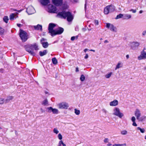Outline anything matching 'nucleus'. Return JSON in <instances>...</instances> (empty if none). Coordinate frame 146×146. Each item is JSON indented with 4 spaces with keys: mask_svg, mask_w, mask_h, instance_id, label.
<instances>
[{
    "mask_svg": "<svg viewBox=\"0 0 146 146\" xmlns=\"http://www.w3.org/2000/svg\"><path fill=\"white\" fill-rule=\"evenodd\" d=\"M104 42L105 43H108V40H106L104 41Z\"/></svg>",
    "mask_w": 146,
    "mask_h": 146,
    "instance_id": "nucleus-57",
    "label": "nucleus"
},
{
    "mask_svg": "<svg viewBox=\"0 0 146 146\" xmlns=\"http://www.w3.org/2000/svg\"><path fill=\"white\" fill-rule=\"evenodd\" d=\"M63 142L62 140H60L59 142V143H58V146H61V145L63 143Z\"/></svg>",
    "mask_w": 146,
    "mask_h": 146,
    "instance_id": "nucleus-43",
    "label": "nucleus"
},
{
    "mask_svg": "<svg viewBox=\"0 0 146 146\" xmlns=\"http://www.w3.org/2000/svg\"><path fill=\"white\" fill-rule=\"evenodd\" d=\"M112 74V72H110L108 74L105 75V77L107 78H109L111 76Z\"/></svg>",
    "mask_w": 146,
    "mask_h": 146,
    "instance_id": "nucleus-31",
    "label": "nucleus"
},
{
    "mask_svg": "<svg viewBox=\"0 0 146 146\" xmlns=\"http://www.w3.org/2000/svg\"><path fill=\"white\" fill-rule=\"evenodd\" d=\"M48 11L50 13H56L57 9L56 7L50 4L48 7Z\"/></svg>",
    "mask_w": 146,
    "mask_h": 146,
    "instance_id": "nucleus-6",
    "label": "nucleus"
},
{
    "mask_svg": "<svg viewBox=\"0 0 146 146\" xmlns=\"http://www.w3.org/2000/svg\"><path fill=\"white\" fill-rule=\"evenodd\" d=\"M4 32V30L3 28L0 27V34L1 35H3Z\"/></svg>",
    "mask_w": 146,
    "mask_h": 146,
    "instance_id": "nucleus-34",
    "label": "nucleus"
},
{
    "mask_svg": "<svg viewBox=\"0 0 146 146\" xmlns=\"http://www.w3.org/2000/svg\"><path fill=\"white\" fill-rule=\"evenodd\" d=\"M86 2L85 4V6H84V8L85 10L86 11Z\"/></svg>",
    "mask_w": 146,
    "mask_h": 146,
    "instance_id": "nucleus-52",
    "label": "nucleus"
},
{
    "mask_svg": "<svg viewBox=\"0 0 146 146\" xmlns=\"http://www.w3.org/2000/svg\"><path fill=\"white\" fill-rule=\"evenodd\" d=\"M34 28L36 30H40L42 31V27L41 25L38 24L37 25L34 26Z\"/></svg>",
    "mask_w": 146,
    "mask_h": 146,
    "instance_id": "nucleus-17",
    "label": "nucleus"
},
{
    "mask_svg": "<svg viewBox=\"0 0 146 146\" xmlns=\"http://www.w3.org/2000/svg\"><path fill=\"white\" fill-rule=\"evenodd\" d=\"M57 15L60 16L61 17L64 19H66L67 18V20L68 22L71 21L73 18L71 13L69 11L66 12L63 11L61 12L58 13Z\"/></svg>",
    "mask_w": 146,
    "mask_h": 146,
    "instance_id": "nucleus-2",
    "label": "nucleus"
},
{
    "mask_svg": "<svg viewBox=\"0 0 146 146\" xmlns=\"http://www.w3.org/2000/svg\"><path fill=\"white\" fill-rule=\"evenodd\" d=\"M41 44L43 47L45 48H47L48 45V43L47 42H42Z\"/></svg>",
    "mask_w": 146,
    "mask_h": 146,
    "instance_id": "nucleus-26",
    "label": "nucleus"
},
{
    "mask_svg": "<svg viewBox=\"0 0 146 146\" xmlns=\"http://www.w3.org/2000/svg\"><path fill=\"white\" fill-rule=\"evenodd\" d=\"M118 102L116 100H114L113 101L110 103V105L111 106H115L118 105Z\"/></svg>",
    "mask_w": 146,
    "mask_h": 146,
    "instance_id": "nucleus-16",
    "label": "nucleus"
},
{
    "mask_svg": "<svg viewBox=\"0 0 146 146\" xmlns=\"http://www.w3.org/2000/svg\"><path fill=\"white\" fill-rule=\"evenodd\" d=\"M53 132L54 133H56V134H57L59 132V131L57 130V129L56 128H54V129Z\"/></svg>",
    "mask_w": 146,
    "mask_h": 146,
    "instance_id": "nucleus-41",
    "label": "nucleus"
},
{
    "mask_svg": "<svg viewBox=\"0 0 146 146\" xmlns=\"http://www.w3.org/2000/svg\"><path fill=\"white\" fill-rule=\"evenodd\" d=\"M0 71L1 72H3V70L2 69H1L0 70Z\"/></svg>",
    "mask_w": 146,
    "mask_h": 146,
    "instance_id": "nucleus-59",
    "label": "nucleus"
},
{
    "mask_svg": "<svg viewBox=\"0 0 146 146\" xmlns=\"http://www.w3.org/2000/svg\"><path fill=\"white\" fill-rule=\"evenodd\" d=\"M140 43L137 42H133L131 44V48L135 50L138 47Z\"/></svg>",
    "mask_w": 146,
    "mask_h": 146,
    "instance_id": "nucleus-11",
    "label": "nucleus"
},
{
    "mask_svg": "<svg viewBox=\"0 0 146 146\" xmlns=\"http://www.w3.org/2000/svg\"><path fill=\"white\" fill-rule=\"evenodd\" d=\"M55 26V24L52 23H50L48 26V33L50 34V35L52 36L53 35L55 30L54 29V28Z\"/></svg>",
    "mask_w": 146,
    "mask_h": 146,
    "instance_id": "nucleus-5",
    "label": "nucleus"
},
{
    "mask_svg": "<svg viewBox=\"0 0 146 146\" xmlns=\"http://www.w3.org/2000/svg\"><path fill=\"white\" fill-rule=\"evenodd\" d=\"M145 48H144L143 50L141 51V55L138 57L139 60H140L146 58V52L145 51Z\"/></svg>",
    "mask_w": 146,
    "mask_h": 146,
    "instance_id": "nucleus-10",
    "label": "nucleus"
},
{
    "mask_svg": "<svg viewBox=\"0 0 146 146\" xmlns=\"http://www.w3.org/2000/svg\"><path fill=\"white\" fill-rule=\"evenodd\" d=\"M124 17H125V19H128L130 18L131 17V16L129 14H125V15Z\"/></svg>",
    "mask_w": 146,
    "mask_h": 146,
    "instance_id": "nucleus-36",
    "label": "nucleus"
},
{
    "mask_svg": "<svg viewBox=\"0 0 146 146\" xmlns=\"http://www.w3.org/2000/svg\"><path fill=\"white\" fill-rule=\"evenodd\" d=\"M26 11L29 15H32L35 12V11L34 8L33 6H31L28 7Z\"/></svg>",
    "mask_w": 146,
    "mask_h": 146,
    "instance_id": "nucleus-9",
    "label": "nucleus"
},
{
    "mask_svg": "<svg viewBox=\"0 0 146 146\" xmlns=\"http://www.w3.org/2000/svg\"><path fill=\"white\" fill-rule=\"evenodd\" d=\"M58 137L60 140H61L62 139V136L61 134L59 133L58 134Z\"/></svg>",
    "mask_w": 146,
    "mask_h": 146,
    "instance_id": "nucleus-42",
    "label": "nucleus"
},
{
    "mask_svg": "<svg viewBox=\"0 0 146 146\" xmlns=\"http://www.w3.org/2000/svg\"><path fill=\"white\" fill-rule=\"evenodd\" d=\"M108 141H109L108 139L107 138H105L104 140V142L105 143H107V142H108Z\"/></svg>",
    "mask_w": 146,
    "mask_h": 146,
    "instance_id": "nucleus-45",
    "label": "nucleus"
},
{
    "mask_svg": "<svg viewBox=\"0 0 146 146\" xmlns=\"http://www.w3.org/2000/svg\"><path fill=\"white\" fill-rule=\"evenodd\" d=\"M52 3L56 6L61 5L62 3V0H52Z\"/></svg>",
    "mask_w": 146,
    "mask_h": 146,
    "instance_id": "nucleus-14",
    "label": "nucleus"
},
{
    "mask_svg": "<svg viewBox=\"0 0 146 146\" xmlns=\"http://www.w3.org/2000/svg\"><path fill=\"white\" fill-rule=\"evenodd\" d=\"M4 102V99L3 98H0V104H3Z\"/></svg>",
    "mask_w": 146,
    "mask_h": 146,
    "instance_id": "nucleus-39",
    "label": "nucleus"
},
{
    "mask_svg": "<svg viewBox=\"0 0 146 146\" xmlns=\"http://www.w3.org/2000/svg\"><path fill=\"white\" fill-rule=\"evenodd\" d=\"M47 109L48 110V111L49 112H51L52 111L54 114H57L58 113V109L53 108L51 107L47 108Z\"/></svg>",
    "mask_w": 146,
    "mask_h": 146,
    "instance_id": "nucleus-12",
    "label": "nucleus"
},
{
    "mask_svg": "<svg viewBox=\"0 0 146 146\" xmlns=\"http://www.w3.org/2000/svg\"><path fill=\"white\" fill-rule=\"evenodd\" d=\"M90 51H93L94 52H95V50H94L91 49L90 50Z\"/></svg>",
    "mask_w": 146,
    "mask_h": 146,
    "instance_id": "nucleus-63",
    "label": "nucleus"
},
{
    "mask_svg": "<svg viewBox=\"0 0 146 146\" xmlns=\"http://www.w3.org/2000/svg\"><path fill=\"white\" fill-rule=\"evenodd\" d=\"M108 7H109L107 6L104 9V13L106 14H108L109 13H110Z\"/></svg>",
    "mask_w": 146,
    "mask_h": 146,
    "instance_id": "nucleus-24",
    "label": "nucleus"
},
{
    "mask_svg": "<svg viewBox=\"0 0 146 146\" xmlns=\"http://www.w3.org/2000/svg\"><path fill=\"white\" fill-rule=\"evenodd\" d=\"M76 72H78L79 71L78 68V67L76 68Z\"/></svg>",
    "mask_w": 146,
    "mask_h": 146,
    "instance_id": "nucleus-53",
    "label": "nucleus"
},
{
    "mask_svg": "<svg viewBox=\"0 0 146 146\" xmlns=\"http://www.w3.org/2000/svg\"><path fill=\"white\" fill-rule=\"evenodd\" d=\"M64 29L63 28L61 27L58 28V30H55V32L53 35V36L61 34L64 31Z\"/></svg>",
    "mask_w": 146,
    "mask_h": 146,
    "instance_id": "nucleus-13",
    "label": "nucleus"
},
{
    "mask_svg": "<svg viewBox=\"0 0 146 146\" xmlns=\"http://www.w3.org/2000/svg\"><path fill=\"white\" fill-rule=\"evenodd\" d=\"M131 121L133 122L132 125L134 126H137V124L135 122L136 119L134 116H133L131 119Z\"/></svg>",
    "mask_w": 146,
    "mask_h": 146,
    "instance_id": "nucleus-19",
    "label": "nucleus"
},
{
    "mask_svg": "<svg viewBox=\"0 0 146 146\" xmlns=\"http://www.w3.org/2000/svg\"><path fill=\"white\" fill-rule=\"evenodd\" d=\"M26 50L31 55L34 56L36 55L34 50H37L38 49L37 44L35 43L33 44H29L25 46Z\"/></svg>",
    "mask_w": 146,
    "mask_h": 146,
    "instance_id": "nucleus-1",
    "label": "nucleus"
},
{
    "mask_svg": "<svg viewBox=\"0 0 146 146\" xmlns=\"http://www.w3.org/2000/svg\"><path fill=\"white\" fill-rule=\"evenodd\" d=\"M130 11H131L133 13H136V10H133V9H131L130 10Z\"/></svg>",
    "mask_w": 146,
    "mask_h": 146,
    "instance_id": "nucleus-49",
    "label": "nucleus"
},
{
    "mask_svg": "<svg viewBox=\"0 0 146 146\" xmlns=\"http://www.w3.org/2000/svg\"><path fill=\"white\" fill-rule=\"evenodd\" d=\"M78 35L76 36H75V38L76 39H77L78 38Z\"/></svg>",
    "mask_w": 146,
    "mask_h": 146,
    "instance_id": "nucleus-61",
    "label": "nucleus"
},
{
    "mask_svg": "<svg viewBox=\"0 0 146 146\" xmlns=\"http://www.w3.org/2000/svg\"><path fill=\"white\" fill-rule=\"evenodd\" d=\"M48 104V101L47 99H46L42 102V104L44 106H46Z\"/></svg>",
    "mask_w": 146,
    "mask_h": 146,
    "instance_id": "nucleus-29",
    "label": "nucleus"
},
{
    "mask_svg": "<svg viewBox=\"0 0 146 146\" xmlns=\"http://www.w3.org/2000/svg\"><path fill=\"white\" fill-rule=\"evenodd\" d=\"M121 133L122 135H125L127 133V131L126 130H123L121 131Z\"/></svg>",
    "mask_w": 146,
    "mask_h": 146,
    "instance_id": "nucleus-38",
    "label": "nucleus"
},
{
    "mask_svg": "<svg viewBox=\"0 0 146 146\" xmlns=\"http://www.w3.org/2000/svg\"><path fill=\"white\" fill-rule=\"evenodd\" d=\"M121 63L120 62H118L117 65L116 67L115 68V70H116L117 69H118L120 67H121Z\"/></svg>",
    "mask_w": 146,
    "mask_h": 146,
    "instance_id": "nucleus-35",
    "label": "nucleus"
},
{
    "mask_svg": "<svg viewBox=\"0 0 146 146\" xmlns=\"http://www.w3.org/2000/svg\"><path fill=\"white\" fill-rule=\"evenodd\" d=\"M47 53V51L46 50H44L43 52L41 51L39 52V54L41 56L46 55Z\"/></svg>",
    "mask_w": 146,
    "mask_h": 146,
    "instance_id": "nucleus-23",
    "label": "nucleus"
},
{
    "mask_svg": "<svg viewBox=\"0 0 146 146\" xmlns=\"http://www.w3.org/2000/svg\"><path fill=\"white\" fill-rule=\"evenodd\" d=\"M88 56L87 54H86L85 56L84 57V58L85 59H87L88 58Z\"/></svg>",
    "mask_w": 146,
    "mask_h": 146,
    "instance_id": "nucleus-51",
    "label": "nucleus"
},
{
    "mask_svg": "<svg viewBox=\"0 0 146 146\" xmlns=\"http://www.w3.org/2000/svg\"><path fill=\"white\" fill-rule=\"evenodd\" d=\"M146 119V116L145 115H142L141 117H140L139 119L137 120L139 121H145Z\"/></svg>",
    "mask_w": 146,
    "mask_h": 146,
    "instance_id": "nucleus-21",
    "label": "nucleus"
},
{
    "mask_svg": "<svg viewBox=\"0 0 146 146\" xmlns=\"http://www.w3.org/2000/svg\"><path fill=\"white\" fill-rule=\"evenodd\" d=\"M102 111L105 114H106L107 113V111L104 109H103L102 110Z\"/></svg>",
    "mask_w": 146,
    "mask_h": 146,
    "instance_id": "nucleus-47",
    "label": "nucleus"
},
{
    "mask_svg": "<svg viewBox=\"0 0 146 146\" xmlns=\"http://www.w3.org/2000/svg\"><path fill=\"white\" fill-rule=\"evenodd\" d=\"M20 36L23 42L26 41L27 39V33L23 30H20Z\"/></svg>",
    "mask_w": 146,
    "mask_h": 146,
    "instance_id": "nucleus-4",
    "label": "nucleus"
},
{
    "mask_svg": "<svg viewBox=\"0 0 146 146\" xmlns=\"http://www.w3.org/2000/svg\"><path fill=\"white\" fill-rule=\"evenodd\" d=\"M94 23L95 25H98V21L97 20H95L94 21Z\"/></svg>",
    "mask_w": 146,
    "mask_h": 146,
    "instance_id": "nucleus-46",
    "label": "nucleus"
},
{
    "mask_svg": "<svg viewBox=\"0 0 146 146\" xmlns=\"http://www.w3.org/2000/svg\"><path fill=\"white\" fill-rule=\"evenodd\" d=\"M62 145L63 146H66V145L65 144H64L63 143Z\"/></svg>",
    "mask_w": 146,
    "mask_h": 146,
    "instance_id": "nucleus-64",
    "label": "nucleus"
},
{
    "mask_svg": "<svg viewBox=\"0 0 146 146\" xmlns=\"http://www.w3.org/2000/svg\"><path fill=\"white\" fill-rule=\"evenodd\" d=\"M3 20L4 22L6 23H7L8 22L9 20V18L7 16H5L3 18Z\"/></svg>",
    "mask_w": 146,
    "mask_h": 146,
    "instance_id": "nucleus-28",
    "label": "nucleus"
},
{
    "mask_svg": "<svg viewBox=\"0 0 146 146\" xmlns=\"http://www.w3.org/2000/svg\"><path fill=\"white\" fill-rule=\"evenodd\" d=\"M52 62L53 64H56L58 63L57 60L56 58H53L52 59Z\"/></svg>",
    "mask_w": 146,
    "mask_h": 146,
    "instance_id": "nucleus-27",
    "label": "nucleus"
},
{
    "mask_svg": "<svg viewBox=\"0 0 146 146\" xmlns=\"http://www.w3.org/2000/svg\"><path fill=\"white\" fill-rule=\"evenodd\" d=\"M13 97L12 96H9L7 97V98L5 100V102L6 103L9 102L10 100H12L13 98Z\"/></svg>",
    "mask_w": 146,
    "mask_h": 146,
    "instance_id": "nucleus-22",
    "label": "nucleus"
},
{
    "mask_svg": "<svg viewBox=\"0 0 146 146\" xmlns=\"http://www.w3.org/2000/svg\"><path fill=\"white\" fill-rule=\"evenodd\" d=\"M111 145V143H109L107 145L108 146H110Z\"/></svg>",
    "mask_w": 146,
    "mask_h": 146,
    "instance_id": "nucleus-60",
    "label": "nucleus"
},
{
    "mask_svg": "<svg viewBox=\"0 0 146 146\" xmlns=\"http://www.w3.org/2000/svg\"><path fill=\"white\" fill-rule=\"evenodd\" d=\"M46 39H44V38H42L40 40V42L41 43H42V42H44V41H46Z\"/></svg>",
    "mask_w": 146,
    "mask_h": 146,
    "instance_id": "nucleus-44",
    "label": "nucleus"
},
{
    "mask_svg": "<svg viewBox=\"0 0 146 146\" xmlns=\"http://www.w3.org/2000/svg\"><path fill=\"white\" fill-rule=\"evenodd\" d=\"M113 114L121 118L124 116L123 114L120 111L119 109L117 108H115L113 110Z\"/></svg>",
    "mask_w": 146,
    "mask_h": 146,
    "instance_id": "nucleus-3",
    "label": "nucleus"
},
{
    "mask_svg": "<svg viewBox=\"0 0 146 146\" xmlns=\"http://www.w3.org/2000/svg\"><path fill=\"white\" fill-rule=\"evenodd\" d=\"M146 31H143L142 33L143 35V36L145 35L146 34Z\"/></svg>",
    "mask_w": 146,
    "mask_h": 146,
    "instance_id": "nucleus-50",
    "label": "nucleus"
},
{
    "mask_svg": "<svg viewBox=\"0 0 146 146\" xmlns=\"http://www.w3.org/2000/svg\"><path fill=\"white\" fill-rule=\"evenodd\" d=\"M17 25L19 27H20L21 26V25L20 24H17Z\"/></svg>",
    "mask_w": 146,
    "mask_h": 146,
    "instance_id": "nucleus-54",
    "label": "nucleus"
},
{
    "mask_svg": "<svg viewBox=\"0 0 146 146\" xmlns=\"http://www.w3.org/2000/svg\"><path fill=\"white\" fill-rule=\"evenodd\" d=\"M16 15H17L16 14L12 13L9 16L10 19L11 21L13 20H14L15 17Z\"/></svg>",
    "mask_w": 146,
    "mask_h": 146,
    "instance_id": "nucleus-25",
    "label": "nucleus"
},
{
    "mask_svg": "<svg viewBox=\"0 0 146 146\" xmlns=\"http://www.w3.org/2000/svg\"><path fill=\"white\" fill-rule=\"evenodd\" d=\"M115 146H125L126 145V144L125 143L123 144H115Z\"/></svg>",
    "mask_w": 146,
    "mask_h": 146,
    "instance_id": "nucleus-40",
    "label": "nucleus"
},
{
    "mask_svg": "<svg viewBox=\"0 0 146 146\" xmlns=\"http://www.w3.org/2000/svg\"><path fill=\"white\" fill-rule=\"evenodd\" d=\"M40 1L41 3L44 5H46L49 3V0H40Z\"/></svg>",
    "mask_w": 146,
    "mask_h": 146,
    "instance_id": "nucleus-18",
    "label": "nucleus"
},
{
    "mask_svg": "<svg viewBox=\"0 0 146 146\" xmlns=\"http://www.w3.org/2000/svg\"><path fill=\"white\" fill-rule=\"evenodd\" d=\"M106 27L108 28L111 31L115 32H117V28L116 27L111 23H107L106 24Z\"/></svg>",
    "mask_w": 146,
    "mask_h": 146,
    "instance_id": "nucleus-8",
    "label": "nucleus"
},
{
    "mask_svg": "<svg viewBox=\"0 0 146 146\" xmlns=\"http://www.w3.org/2000/svg\"><path fill=\"white\" fill-rule=\"evenodd\" d=\"M139 13H143V11L142 10H140L139 11Z\"/></svg>",
    "mask_w": 146,
    "mask_h": 146,
    "instance_id": "nucleus-62",
    "label": "nucleus"
},
{
    "mask_svg": "<svg viewBox=\"0 0 146 146\" xmlns=\"http://www.w3.org/2000/svg\"><path fill=\"white\" fill-rule=\"evenodd\" d=\"M75 38V37L74 36H72L71 38V40L72 41L74 40Z\"/></svg>",
    "mask_w": 146,
    "mask_h": 146,
    "instance_id": "nucleus-48",
    "label": "nucleus"
},
{
    "mask_svg": "<svg viewBox=\"0 0 146 146\" xmlns=\"http://www.w3.org/2000/svg\"><path fill=\"white\" fill-rule=\"evenodd\" d=\"M134 114L136 117L137 120L139 119L141 115V113L140 111L138 109H136L134 112Z\"/></svg>",
    "mask_w": 146,
    "mask_h": 146,
    "instance_id": "nucleus-15",
    "label": "nucleus"
},
{
    "mask_svg": "<svg viewBox=\"0 0 146 146\" xmlns=\"http://www.w3.org/2000/svg\"><path fill=\"white\" fill-rule=\"evenodd\" d=\"M85 77L84 75L82 74L81 75L80 79L81 81H83L85 79Z\"/></svg>",
    "mask_w": 146,
    "mask_h": 146,
    "instance_id": "nucleus-37",
    "label": "nucleus"
},
{
    "mask_svg": "<svg viewBox=\"0 0 146 146\" xmlns=\"http://www.w3.org/2000/svg\"><path fill=\"white\" fill-rule=\"evenodd\" d=\"M74 113L76 115H78L80 114V111L79 110L75 109H74Z\"/></svg>",
    "mask_w": 146,
    "mask_h": 146,
    "instance_id": "nucleus-32",
    "label": "nucleus"
},
{
    "mask_svg": "<svg viewBox=\"0 0 146 146\" xmlns=\"http://www.w3.org/2000/svg\"><path fill=\"white\" fill-rule=\"evenodd\" d=\"M88 50L87 49H85L84 50V51L85 52H86Z\"/></svg>",
    "mask_w": 146,
    "mask_h": 146,
    "instance_id": "nucleus-58",
    "label": "nucleus"
},
{
    "mask_svg": "<svg viewBox=\"0 0 146 146\" xmlns=\"http://www.w3.org/2000/svg\"><path fill=\"white\" fill-rule=\"evenodd\" d=\"M40 110L42 112H44L45 111L44 110H43L42 108L40 109Z\"/></svg>",
    "mask_w": 146,
    "mask_h": 146,
    "instance_id": "nucleus-55",
    "label": "nucleus"
},
{
    "mask_svg": "<svg viewBox=\"0 0 146 146\" xmlns=\"http://www.w3.org/2000/svg\"><path fill=\"white\" fill-rule=\"evenodd\" d=\"M123 16V15L122 14H120L119 15H117V17L115 18V19H120Z\"/></svg>",
    "mask_w": 146,
    "mask_h": 146,
    "instance_id": "nucleus-33",
    "label": "nucleus"
},
{
    "mask_svg": "<svg viewBox=\"0 0 146 146\" xmlns=\"http://www.w3.org/2000/svg\"><path fill=\"white\" fill-rule=\"evenodd\" d=\"M129 55L128 54H127V55H126V57L127 59L129 58Z\"/></svg>",
    "mask_w": 146,
    "mask_h": 146,
    "instance_id": "nucleus-56",
    "label": "nucleus"
},
{
    "mask_svg": "<svg viewBox=\"0 0 146 146\" xmlns=\"http://www.w3.org/2000/svg\"><path fill=\"white\" fill-rule=\"evenodd\" d=\"M137 130H139L140 132L142 133L145 132V130L144 128L141 129L140 127H138L137 128Z\"/></svg>",
    "mask_w": 146,
    "mask_h": 146,
    "instance_id": "nucleus-30",
    "label": "nucleus"
},
{
    "mask_svg": "<svg viewBox=\"0 0 146 146\" xmlns=\"http://www.w3.org/2000/svg\"><path fill=\"white\" fill-rule=\"evenodd\" d=\"M58 108L61 109H67L68 107V104L65 102H62L58 104Z\"/></svg>",
    "mask_w": 146,
    "mask_h": 146,
    "instance_id": "nucleus-7",
    "label": "nucleus"
},
{
    "mask_svg": "<svg viewBox=\"0 0 146 146\" xmlns=\"http://www.w3.org/2000/svg\"><path fill=\"white\" fill-rule=\"evenodd\" d=\"M108 8L109 10L110 13L112 12L115 10V7L114 6L111 5H108Z\"/></svg>",
    "mask_w": 146,
    "mask_h": 146,
    "instance_id": "nucleus-20",
    "label": "nucleus"
}]
</instances>
